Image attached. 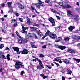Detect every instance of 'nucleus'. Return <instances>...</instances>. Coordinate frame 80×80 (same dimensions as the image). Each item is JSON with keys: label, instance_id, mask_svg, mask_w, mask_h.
Listing matches in <instances>:
<instances>
[{"label": "nucleus", "instance_id": "obj_1", "mask_svg": "<svg viewBox=\"0 0 80 80\" xmlns=\"http://www.w3.org/2000/svg\"><path fill=\"white\" fill-rule=\"evenodd\" d=\"M15 62L16 64L15 65V66L16 69L18 70V69L20 68V65L22 67H24V65H23V64H22L21 62L18 61H16Z\"/></svg>", "mask_w": 80, "mask_h": 80}, {"label": "nucleus", "instance_id": "obj_2", "mask_svg": "<svg viewBox=\"0 0 80 80\" xmlns=\"http://www.w3.org/2000/svg\"><path fill=\"white\" fill-rule=\"evenodd\" d=\"M36 60L39 62V65L37 66V69L39 70H42L44 68V66L43 64V63L42 62V61L38 58H36Z\"/></svg>", "mask_w": 80, "mask_h": 80}, {"label": "nucleus", "instance_id": "obj_3", "mask_svg": "<svg viewBox=\"0 0 80 80\" xmlns=\"http://www.w3.org/2000/svg\"><path fill=\"white\" fill-rule=\"evenodd\" d=\"M19 39L18 40V43L19 44H21V43H23L24 41V40H23V38L22 37L20 36H19Z\"/></svg>", "mask_w": 80, "mask_h": 80}, {"label": "nucleus", "instance_id": "obj_4", "mask_svg": "<svg viewBox=\"0 0 80 80\" xmlns=\"http://www.w3.org/2000/svg\"><path fill=\"white\" fill-rule=\"evenodd\" d=\"M29 52V51H28V50L26 49H24L23 51H21L20 52L22 54L26 55L27 54H28Z\"/></svg>", "mask_w": 80, "mask_h": 80}, {"label": "nucleus", "instance_id": "obj_5", "mask_svg": "<svg viewBox=\"0 0 80 80\" xmlns=\"http://www.w3.org/2000/svg\"><path fill=\"white\" fill-rule=\"evenodd\" d=\"M51 38H52V39H55L56 40L57 38V37L56 36V34H50L49 36Z\"/></svg>", "mask_w": 80, "mask_h": 80}, {"label": "nucleus", "instance_id": "obj_6", "mask_svg": "<svg viewBox=\"0 0 80 80\" xmlns=\"http://www.w3.org/2000/svg\"><path fill=\"white\" fill-rule=\"evenodd\" d=\"M54 20H55L54 19L51 17H50L49 18V21H50V22H51V23L52 25H53L54 26H55V24Z\"/></svg>", "mask_w": 80, "mask_h": 80}, {"label": "nucleus", "instance_id": "obj_7", "mask_svg": "<svg viewBox=\"0 0 80 80\" xmlns=\"http://www.w3.org/2000/svg\"><path fill=\"white\" fill-rule=\"evenodd\" d=\"M22 33H27V32L25 30H28V27H27L26 28H25L24 26H22Z\"/></svg>", "mask_w": 80, "mask_h": 80}, {"label": "nucleus", "instance_id": "obj_8", "mask_svg": "<svg viewBox=\"0 0 80 80\" xmlns=\"http://www.w3.org/2000/svg\"><path fill=\"white\" fill-rule=\"evenodd\" d=\"M67 12L68 13V15L70 16V17H73V14L72 12H71L70 10H68Z\"/></svg>", "mask_w": 80, "mask_h": 80}, {"label": "nucleus", "instance_id": "obj_9", "mask_svg": "<svg viewBox=\"0 0 80 80\" xmlns=\"http://www.w3.org/2000/svg\"><path fill=\"white\" fill-rule=\"evenodd\" d=\"M63 62L65 63L66 65H68L69 63H70V62H69V60H68V59H63Z\"/></svg>", "mask_w": 80, "mask_h": 80}, {"label": "nucleus", "instance_id": "obj_10", "mask_svg": "<svg viewBox=\"0 0 80 80\" xmlns=\"http://www.w3.org/2000/svg\"><path fill=\"white\" fill-rule=\"evenodd\" d=\"M67 48V47L65 46H62V45H60L59 46V48L60 49V50H64V49H65Z\"/></svg>", "mask_w": 80, "mask_h": 80}, {"label": "nucleus", "instance_id": "obj_11", "mask_svg": "<svg viewBox=\"0 0 80 80\" xmlns=\"http://www.w3.org/2000/svg\"><path fill=\"white\" fill-rule=\"evenodd\" d=\"M63 7L64 8H72V6L68 4L67 5H65L63 6Z\"/></svg>", "mask_w": 80, "mask_h": 80}, {"label": "nucleus", "instance_id": "obj_12", "mask_svg": "<svg viewBox=\"0 0 80 80\" xmlns=\"http://www.w3.org/2000/svg\"><path fill=\"white\" fill-rule=\"evenodd\" d=\"M36 32L37 33L39 36H40L41 37H42V36H43V34L40 32V30H37Z\"/></svg>", "mask_w": 80, "mask_h": 80}, {"label": "nucleus", "instance_id": "obj_13", "mask_svg": "<svg viewBox=\"0 0 80 80\" xmlns=\"http://www.w3.org/2000/svg\"><path fill=\"white\" fill-rule=\"evenodd\" d=\"M74 18L76 21H78L79 20V16L78 15H76L74 16Z\"/></svg>", "mask_w": 80, "mask_h": 80}, {"label": "nucleus", "instance_id": "obj_14", "mask_svg": "<svg viewBox=\"0 0 80 80\" xmlns=\"http://www.w3.org/2000/svg\"><path fill=\"white\" fill-rule=\"evenodd\" d=\"M51 32L49 30H48L46 32V33L45 34V37H47V35H49L50 36V35H51Z\"/></svg>", "mask_w": 80, "mask_h": 80}, {"label": "nucleus", "instance_id": "obj_15", "mask_svg": "<svg viewBox=\"0 0 80 80\" xmlns=\"http://www.w3.org/2000/svg\"><path fill=\"white\" fill-rule=\"evenodd\" d=\"M12 48L14 49V51H16V52H18L19 51V48L17 47H13Z\"/></svg>", "mask_w": 80, "mask_h": 80}, {"label": "nucleus", "instance_id": "obj_16", "mask_svg": "<svg viewBox=\"0 0 80 80\" xmlns=\"http://www.w3.org/2000/svg\"><path fill=\"white\" fill-rule=\"evenodd\" d=\"M18 5L19 8H20L21 9H24V6H23V5L20 4H18Z\"/></svg>", "mask_w": 80, "mask_h": 80}, {"label": "nucleus", "instance_id": "obj_17", "mask_svg": "<svg viewBox=\"0 0 80 80\" xmlns=\"http://www.w3.org/2000/svg\"><path fill=\"white\" fill-rule=\"evenodd\" d=\"M68 52L70 53H74L75 51L73 49H69L68 50Z\"/></svg>", "mask_w": 80, "mask_h": 80}, {"label": "nucleus", "instance_id": "obj_18", "mask_svg": "<svg viewBox=\"0 0 80 80\" xmlns=\"http://www.w3.org/2000/svg\"><path fill=\"white\" fill-rule=\"evenodd\" d=\"M75 26H70L69 28V30L70 31H72L73 30L74 28H75Z\"/></svg>", "mask_w": 80, "mask_h": 80}, {"label": "nucleus", "instance_id": "obj_19", "mask_svg": "<svg viewBox=\"0 0 80 80\" xmlns=\"http://www.w3.org/2000/svg\"><path fill=\"white\" fill-rule=\"evenodd\" d=\"M31 45L32 47V48H37L35 44L32 42H31Z\"/></svg>", "mask_w": 80, "mask_h": 80}, {"label": "nucleus", "instance_id": "obj_20", "mask_svg": "<svg viewBox=\"0 0 80 80\" xmlns=\"http://www.w3.org/2000/svg\"><path fill=\"white\" fill-rule=\"evenodd\" d=\"M67 70V73L68 74V75H71L72 73V71L70 70V69H68Z\"/></svg>", "mask_w": 80, "mask_h": 80}, {"label": "nucleus", "instance_id": "obj_21", "mask_svg": "<svg viewBox=\"0 0 80 80\" xmlns=\"http://www.w3.org/2000/svg\"><path fill=\"white\" fill-rule=\"evenodd\" d=\"M39 1V4L42 7H45V5L42 4V2L40 0H38Z\"/></svg>", "mask_w": 80, "mask_h": 80}, {"label": "nucleus", "instance_id": "obj_22", "mask_svg": "<svg viewBox=\"0 0 80 80\" xmlns=\"http://www.w3.org/2000/svg\"><path fill=\"white\" fill-rule=\"evenodd\" d=\"M30 37H31V34L28 33L26 36V38L27 39H29Z\"/></svg>", "mask_w": 80, "mask_h": 80}, {"label": "nucleus", "instance_id": "obj_23", "mask_svg": "<svg viewBox=\"0 0 80 80\" xmlns=\"http://www.w3.org/2000/svg\"><path fill=\"white\" fill-rule=\"evenodd\" d=\"M35 5H36V7L37 8V10H39L40 8V5H38V4H34Z\"/></svg>", "mask_w": 80, "mask_h": 80}, {"label": "nucleus", "instance_id": "obj_24", "mask_svg": "<svg viewBox=\"0 0 80 80\" xmlns=\"http://www.w3.org/2000/svg\"><path fill=\"white\" fill-rule=\"evenodd\" d=\"M51 11H52V12H54V13H57V14H58L59 15H60V13L58 12H57L56 11H55L53 9H51Z\"/></svg>", "mask_w": 80, "mask_h": 80}, {"label": "nucleus", "instance_id": "obj_25", "mask_svg": "<svg viewBox=\"0 0 80 80\" xmlns=\"http://www.w3.org/2000/svg\"><path fill=\"white\" fill-rule=\"evenodd\" d=\"M74 60L76 61V62H77L78 63H80V59H76L75 58H73Z\"/></svg>", "mask_w": 80, "mask_h": 80}, {"label": "nucleus", "instance_id": "obj_26", "mask_svg": "<svg viewBox=\"0 0 80 80\" xmlns=\"http://www.w3.org/2000/svg\"><path fill=\"white\" fill-rule=\"evenodd\" d=\"M27 23H28V24H30L32 23V21H30V20L28 18L27 19Z\"/></svg>", "mask_w": 80, "mask_h": 80}, {"label": "nucleus", "instance_id": "obj_27", "mask_svg": "<svg viewBox=\"0 0 80 80\" xmlns=\"http://www.w3.org/2000/svg\"><path fill=\"white\" fill-rule=\"evenodd\" d=\"M60 57H57L55 58V60L56 61V62H58V61H59L60 60Z\"/></svg>", "mask_w": 80, "mask_h": 80}, {"label": "nucleus", "instance_id": "obj_28", "mask_svg": "<svg viewBox=\"0 0 80 80\" xmlns=\"http://www.w3.org/2000/svg\"><path fill=\"white\" fill-rule=\"evenodd\" d=\"M33 37L35 38V39H38V37L36 35V34H33Z\"/></svg>", "mask_w": 80, "mask_h": 80}, {"label": "nucleus", "instance_id": "obj_29", "mask_svg": "<svg viewBox=\"0 0 80 80\" xmlns=\"http://www.w3.org/2000/svg\"><path fill=\"white\" fill-rule=\"evenodd\" d=\"M70 40V38H64V40L65 41H66L67 42V41H69V40Z\"/></svg>", "mask_w": 80, "mask_h": 80}, {"label": "nucleus", "instance_id": "obj_30", "mask_svg": "<svg viewBox=\"0 0 80 80\" xmlns=\"http://www.w3.org/2000/svg\"><path fill=\"white\" fill-rule=\"evenodd\" d=\"M7 4L8 5V7H10L12 5V2H8L7 3Z\"/></svg>", "mask_w": 80, "mask_h": 80}, {"label": "nucleus", "instance_id": "obj_31", "mask_svg": "<svg viewBox=\"0 0 80 80\" xmlns=\"http://www.w3.org/2000/svg\"><path fill=\"white\" fill-rule=\"evenodd\" d=\"M59 5L61 6H62L63 7V2H60L59 3Z\"/></svg>", "mask_w": 80, "mask_h": 80}, {"label": "nucleus", "instance_id": "obj_32", "mask_svg": "<svg viewBox=\"0 0 80 80\" xmlns=\"http://www.w3.org/2000/svg\"><path fill=\"white\" fill-rule=\"evenodd\" d=\"M4 47V44H1L0 45V49H2V48H3Z\"/></svg>", "mask_w": 80, "mask_h": 80}, {"label": "nucleus", "instance_id": "obj_33", "mask_svg": "<svg viewBox=\"0 0 80 80\" xmlns=\"http://www.w3.org/2000/svg\"><path fill=\"white\" fill-rule=\"evenodd\" d=\"M30 30H32V31H33V30H35V28L33 27H31L30 28Z\"/></svg>", "mask_w": 80, "mask_h": 80}, {"label": "nucleus", "instance_id": "obj_34", "mask_svg": "<svg viewBox=\"0 0 80 80\" xmlns=\"http://www.w3.org/2000/svg\"><path fill=\"white\" fill-rule=\"evenodd\" d=\"M11 23H15L16 22V20L13 19L12 20H11Z\"/></svg>", "mask_w": 80, "mask_h": 80}, {"label": "nucleus", "instance_id": "obj_35", "mask_svg": "<svg viewBox=\"0 0 80 80\" xmlns=\"http://www.w3.org/2000/svg\"><path fill=\"white\" fill-rule=\"evenodd\" d=\"M7 57L8 60H10V55L8 54L7 55Z\"/></svg>", "mask_w": 80, "mask_h": 80}, {"label": "nucleus", "instance_id": "obj_36", "mask_svg": "<svg viewBox=\"0 0 80 80\" xmlns=\"http://www.w3.org/2000/svg\"><path fill=\"white\" fill-rule=\"evenodd\" d=\"M39 57L41 58H43L44 57V55H43L42 54H39Z\"/></svg>", "mask_w": 80, "mask_h": 80}, {"label": "nucleus", "instance_id": "obj_37", "mask_svg": "<svg viewBox=\"0 0 80 80\" xmlns=\"http://www.w3.org/2000/svg\"><path fill=\"white\" fill-rule=\"evenodd\" d=\"M12 12H13V10L12 9L11 10L8 12V13H10L11 14H12Z\"/></svg>", "mask_w": 80, "mask_h": 80}, {"label": "nucleus", "instance_id": "obj_38", "mask_svg": "<svg viewBox=\"0 0 80 80\" xmlns=\"http://www.w3.org/2000/svg\"><path fill=\"white\" fill-rule=\"evenodd\" d=\"M2 58H4V59H7V57L5 56V55H2Z\"/></svg>", "mask_w": 80, "mask_h": 80}, {"label": "nucleus", "instance_id": "obj_39", "mask_svg": "<svg viewBox=\"0 0 80 80\" xmlns=\"http://www.w3.org/2000/svg\"><path fill=\"white\" fill-rule=\"evenodd\" d=\"M19 21L21 22L22 23V22H23V19H22V18H19Z\"/></svg>", "mask_w": 80, "mask_h": 80}, {"label": "nucleus", "instance_id": "obj_40", "mask_svg": "<svg viewBox=\"0 0 80 80\" xmlns=\"http://www.w3.org/2000/svg\"><path fill=\"white\" fill-rule=\"evenodd\" d=\"M14 14L16 16H17V17H18L19 16V14L15 12L14 13Z\"/></svg>", "mask_w": 80, "mask_h": 80}, {"label": "nucleus", "instance_id": "obj_41", "mask_svg": "<svg viewBox=\"0 0 80 80\" xmlns=\"http://www.w3.org/2000/svg\"><path fill=\"white\" fill-rule=\"evenodd\" d=\"M34 10L36 13H38V14H40V12H38L37 10H36L35 9H34Z\"/></svg>", "mask_w": 80, "mask_h": 80}, {"label": "nucleus", "instance_id": "obj_42", "mask_svg": "<svg viewBox=\"0 0 80 80\" xmlns=\"http://www.w3.org/2000/svg\"><path fill=\"white\" fill-rule=\"evenodd\" d=\"M55 46L56 48H59V46H58V44H55Z\"/></svg>", "mask_w": 80, "mask_h": 80}, {"label": "nucleus", "instance_id": "obj_43", "mask_svg": "<svg viewBox=\"0 0 80 80\" xmlns=\"http://www.w3.org/2000/svg\"><path fill=\"white\" fill-rule=\"evenodd\" d=\"M3 55V53L1 51H0V56H2Z\"/></svg>", "mask_w": 80, "mask_h": 80}, {"label": "nucleus", "instance_id": "obj_44", "mask_svg": "<svg viewBox=\"0 0 80 80\" xmlns=\"http://www.w3.org/2000/svg\"><path fill=\"white\" fill-rule=\"evenodd\" d=\"M73 38H74L75 39H76V38H78V37H77V36H76V35H74L73 36Z\"/></svg>", "mask_w": 80, "mask_h": 80}, {"label": "nucleus", "instance_id": "obj_45", "mask_svg": "<svg viewBox=\"0 0 80 80\" xmlns=\"http://www.w3.org/2000/svg\"><path fill=\"white\" fill-rule=\"evenodd\" d=\"M1 7H5V4L3 3L1 4Z\"/></svg>", "mask_w": 80, "mask_h": 80}, {"label": "nucleus", "instance_id": "obj_46", "mask_svg": "<svg viewBox=\"0 0 80 80\" xmlns=\"http://www.w3.org/2000/svg\"><path fill=\"white\" fill-rule=\"evenodd\" d=\"M79 32H80V31L78 30H76L75 31V33H79Z\"/></svg>", "mask_w": 80, "mask_h": 80}, {"label": "nucleus", "instance_id": "obj_47", "mask_svg": "<svg viewBox=\"0 0 80 80\" xmlns=\"http://www.w3.org/2000/svg\"><path fill=\"white\" fill-rule=\"evenodd\" d=\"M56 16V17L58 18V20H60V17H59L58 16Z\"/></svg>", "mask_w": 80, "mask_h": 80}, {"label": "nucleus", "instance_id": "obj_48", "mask_svg": "<svg viewBox=\"0 0 80 80\" xmlns=\"http://www.w3.org/2000/svg\"><path fill=\"white\" fill-rule=\"evenodd\" d=\"M45 2H46V3H49L50 2V0H46L45 1Z\"/></svg>", "mask_w": 80, "mask_h": 80}, {"label": "nucleus", "instance_id": "obj_49", "mask_svg": "<svg viewBox=\"0 0 80 80\" xmlns=\"http://www.w3.org/2000/svg\"><path fill=\"white\" fill-rule=\"evenodd\" d=\"M31 8L32 10H34V7H33V6H31Z\"/></svg>", "mask_w": 80, "mask_h": 80}, {"label": "nucleus", "instance_id": "obj_50", "mask_svg": "<svg viewBox=\"0 0 80 80\" xmlns=\"http://www.w3.org/2000/svg\"><path fill=\"white\" fill-rule=\"evenodd\" d=\"M43 77V79H45V78H47V76H45V75Z\"/></svg>", "mask_w": 80, "mask_h": 80}, {"label": "nucleus", "instance_id": "obj_51", "mask_svg": "<svg viewBox=\"0 0 80 80\" xmlns=\"http://www.w3.org/2000/svg\"><path fill=\"white\" fill-rule=\"evenodd\" d=\"M9 8H10V10H13V9H12L13 8V7L11 6H9Z\"/></svg>", "mask_w": 80, "mask_h": 80}, {"label": "nucleus", "instance_id": "obj_52", "mask_svg": "<svg viewBox=\"0 0 80 80\" xmlns=\"http://www.w3.org/2000/svg\"><path fill=\"white\" fill-rule=\"evenodd\" d=\"M15 33L17 34V35L18 36H20V35H19V34H18V31H16Z\"/></svg>", "mask_w": 80, "mask_h": 80}, {"label": "nucleus", "instance_id": "obj_53", "mask_svg": "<svg viewBox=\"0 0 80 80\" xmlns=\"http://www.w3.org/2000/svg\"><path fill=\"white\" fill-rule=\"evenodd\" d=\"M54 63L57 66V67H58L59 66V64H58V63H57V62H54Z\"/></svg>", "mask_w": 80, "mask_h": 80}, {"label": "nucleus", "instance_id": "obj_54", "mask_svg": "<svg viewBox=\"0 0 80 80\" xmlns=\"http://www.w3.org/2000/svg\"><path fill=\"white\" fill-rule=\"evenodd\" d=\"M5 50H10V49L8 48V47H7L5 48Z\"/></svg>", "mask_w": 80, "mask_h": 80}, {"label": "nucleus", "instance_id": "obj_55", "mask_svg": "<svg viewBox=\"0 0 80 80\" xmlns=\"http://www.w3.org/2000/svg\"><path fill=\"white\" fill-rule=\"evenodd\" d=\"M58 40H59V41H60V40H62V38H60V37L58 38Z\"/></svg>", "mask_w": 80, "mask_h": 80}, {"label": "nucleus", "instance_id": "obj_56", "mask_svg": "<svg viewBox=\"0 0 80 80\" xmlns=\"http://www.w3.org/2000/svg\"><path fill=\"white\" fill-rule=\"evenodd\" d=\"M17 25V23H14V25H13L14 27H16Z\"/></svg>", "mask_w": 80, "mask_h": 80}, {"label": "nucleus", "instance_id": "obj_57", "mask_svg": "<svg viewBox=\"0 0 80 80\" xmlns=\"http://www.w3.org/2000/svg\"><path fill=\"white\" fill-rule=\"evenodd\" d=\"M65 77L62 76V80H65Z\"/></svg>", "mask_w": 80, "mask_h": 80}, {"label": "nucleus", "instance_id": "obj_58", "mask_svg": "<svg viewBox=\"0 0 80 80\" xmlns=\"http://www.w3.org/2000/svg\"><path fill=\"white\" fill-rule=\"evenodd\" d=\"M46 45H44V46H43L42 47L43 48H46Z\"/></svg>", "mask_w": 80, "mask_h": 80}, {"label": "nucleus", "instance_id": "obj_59", "mask_svg": "<svg viewBox=\"0 0 80 80\" xmlns=\"http://www.w3.org/2000/svg\"><path fill=\"white\" fill-rule=\"evenodd\" d=\"M44 75L43 74H41L40 75L41 77H43Z\"/></svg>", "mask_w": 80, "mask_h": 80}, {"label": "nucleus", "instance_id": "obj_60", "mask_svg": "<svg viewBox=\"0 0 80 80\" xmlns=\"http://www.w3.org/2000/svg\"><path fill=\"white\" fill-rule=\"evenodd\" d=\"M23 73H24V72L23 71H22L21 72V74L22 75H23Z\"/></svg>", "mask_w": 80, "mask_h": 80}, {"label": "nucleus", "instance_id": "obj_61", "mask_svg": "<svg viewBox=\"0 0 80 80\" xmlns=\"http://www.w3.org/2000/svg\"><path fill=\"white\" fill-rule=\"evenodd\" d=\"M76 10L77 11H79V8H76Z\"/></svg>", "mask_w": 80, "mask_h": 80}, {"label": "nucleus", "instance_id": "obj_62", "mask_svg": "<svg viewBox=\"0 0 80 80\" xmlns=\"http://www.w3.org/2000/svg\"><path fill=\"white\" fill-rule=\"evenodd\" d=\"M1 13H3V11L2 10H1Z\"/></svg>", "mask_w": 80, "mask_h": 80}, {"label": "nucleus", "instance_id": "obj_63", "mask_svg": "<svg viewBox=\"0 0 80 80\" xmlns=\"http://www.w3.org/2000/svg\"><path fill=\"white\" fill-rule=\"evenodd\" d=\"M48 69H51L52 68V67L49 66V67L48 68Z\"/></svg>", "mask_w": 80, "mask_h": 80}, {"label": "nucleus", "instance_id": "obj_64", "mask_svg": "<svg viewBox=\"0 0 80 80\" xmlns=\"http://www.w3.org/2000/svg\"><path fill=\"white\" fill-rule=\"evenodd\" d=\"M77 47H80V43H78L77 45Z\"/></svg>", "mask_w": 80, "mask_h": 80}]
</instances>
